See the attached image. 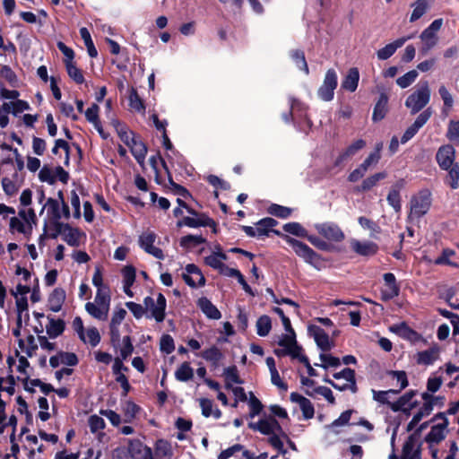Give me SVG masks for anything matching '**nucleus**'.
Segmentation results:
<instances>
[{
	"label": "nucleus",
	"instance_id": "f257e3e1",
	"mask_svg": "<svg viewBox=\"0 0 459 459\" xmlns=\"http://www.w3.org/2000/svg\"><path fill=\"white\" fill-rule=\"evenodd\" d=\"M430 100V89L427 81L420 82L417 89L405 100V107L411 115H416L423 109Z\"/></svg>",
	"mask_w": 459,
	"mask_h": 459
},
{
	"label": "nucleus",
	"instance_id": "f03ea898",
	"mask_svg": "<svg viewBox=\"0 0 459 459\" xmlns=\"http://www.w3.org/2000/svg\"><path fill=\"white\" fill-rule=\"evenodd\" d=\"M431 193L429 189L420 190L416 195H412L410 201L411 212L410 216L420 219L423 217L431 206Z\"/></svg>",
	"mask_w": 459,
	"mask_h": 459
},
{
	"label": "nucleus",
	"instance_id": "7ed1b4c3",
	"mask_svg": "<svg viewBox=\"0 0 459 459\" xmlns=\"http://www.w3.org/2000/svg\"><path fill=\"white\" fill-rule=\"evenodd\" d=\"M284 239L292 247L296 255L304 259L305 262L310 264H315L322 260L321 255L315 252L304 242L293 238L288 235L284 236Z\"/></svg>",
	"mask_w": 459,
	"mask_h": 459
},
{
	"label": "nucleus",
	"instance_id": "20e7f679",
	"mask_svg": "<svg viewBox=\"0 0 459 459\" xmlns=\"http://www.w3.org/2000/svg\"><path fill=\"white\" fill-rule=\"evenodd\" d=\"M144 309L151 312L149 317H153L158 323L163 322L166 316L167 300L162 293H159L156 302L151 296L143 299Z\"/></svg>",
	"mask_w": 459,
	"mask_h": 459
},
{
	"label": "nucleus",
	"instance_id": "39448f33",
	"mask_svg": "<svg viewBox=\"0 0 459 459\" xmlns=\"http://www.w3.org/2000/svg\"><path fill=\"white\" fill-rule=\"evenodd\" d=\"M338 85L336 71L330 68L326 71L322 85L317 91L318 97L324 101H331L334 96V90Z\"/></svg>",
	"mask_w": 459,
	"mask_h": 459
},
{
	"label": "nucleus",
	"instance_id": "423d86ee",
	"mask_svg": "<svg viewBox=\"0 0 459 459\" xmlns=\"http://www.w3.org/2000/svg\"><path fill=\"white\" fill-rule=\"evenodd\" d=\"M318 234L332 242H342L345 238V234L338 224L332 221L317 223L315 225Z\"/></svg>",
	"mask_w": 459,
	"mask_h": 459
},
{
	"label": "nucleus",
	"instance_id": "0eeeda50",
	"mask_svg": "<svg viewBox=\"0 0 459 459\" xmlns=\"http://www.w3.org/2000/svg\"><path fill=\"white\" fill-rule=\"evenodd\" d=\"M382 144L379 143L377 145L376 150L372 152L359 165V168L355 169L353 171L350 173L348 176V180L351 183H355L362 178L367 172L368 169L372 164H377L381 159L380 151Z\"/></svg>",
	"mask_w": 459,
	"mask_h": 459
},
{
	"label": "nucleus",
	"instance_id": "6e6552de",
	"mask_svg": "<svg viewBox=\"0 0 459 459\" xmlns=\"http://www.w3.org/2000/svg\"><path fill=\"white\" fill-rule=\"evenodd\" d=\"M432 116L431 108H428L423 110L420 115L416 117L415 121L405 130L403 134L401 137V143L404 144L412 139L416 134L422 128L425 124L429 120Z\"/></svg>",
	"mask_w": 459,
	"mask_h": 459
},
{
	"label": "nucleus",
	"instance_id": "1a4fd4ad",
	"mask_svg": "<svg viewBox=\"0 0 459 459\" xmlns=\"http://www.w3.org/2000/svg\"><path fill=\"white\" fill-rule=\"evenodd\" d=\"M156 238L157 236L154 232L145 231L139 237V245L147 254L162 260L164 259L163 251L153 245Z\"/></svg>",
	"mask_w": 459,
	"mask_h": 459
},
{
	"label": "nucleus",
	"instance_id": "9d476101",
	"mask_svg": "<svg viewBox=\"0 0 459 459\" xmlns=\"http://www.w3.org/2000/svg\"><path fill=\"white\" fill-rule=\"evenodd\" d=\"M385 286L381 290V300L389 301L400 294V285L397 283L395 275L393 273H385L383 275Z\"/></svg>",
	"mask_w": 459,
	"mask_h": 459
},
{
	"label": "nucleus",
	"instance_id": "9b49d317",
	"mask_svg": "<svg viewBox=\"0 0 459 459\" xmlns=\"http://www.w3.org/2000/svg\"><path fill=\"white\" fill-rule=\"evenodd\" d=\"M449 422L445 423H435L431 426L430 431L425 436L424 441L429 445L437 446L440 444L448 433Z\"/></svg>",
	"mask_w": 459,
	"mask_h": 459
},
{
	"label": "nucleus",
	"instance_id": "f8f14e48",
	"mask_svg": "<svg viewBox=\"0 0 459 459\" xmlns=\"http://www.w3.org/2000/svg\"><path fill=\"white\" fill-rule=\"evenodd\" d=\"M455 159V150L451 144H445L438 148L436 153V160L441 169H448L454 166Z\"/></svg>",
	"mask_w": 459,
	"mask_h": 459
},
{
	"label": "nucleus",
	"instance_id": "ddd939ff",
	"mask_svg": "<svg viewBox=\"0 0 459 459\" xmlns=\"http://www.w3.org/2000/svg\"><path fill=\"white\" fill-rule=\"evenodd\" d=\"M186 273L182 274V278L189 287L195 288L205 284V278L204 274L200 268L195 264H188L186 266Z\"/></svg>",
	"mask_w": 459,
	"mask_h": 459
},
{
	"label": "nucleus",
	"instance_id": "4468645a",
	"mask_svg": "<svg viewBox=\"0 0 459 459\" xmlns=\"http://www.w3.org/2000/svg\"><path fill=\"white\" fill-rule=\"evenodd\" d=\"M127 449L133 459H153L152 448L139 439L129 440Z\"/></svg>",
	"mask_w": 459,
	"mask_h": 459
},
{
	"label": "nucleus",
	"instance_id": "2eb2a0df",
	"mask_svg": "<svg viewBox=\"0 0 459 459\" xmlns=\"http://www.w3.org/2000/svg\"><path fill=\"white\" fill-rule=\"evenodd\" d=\"M308 333L314 337L316 345L323 351H329L333 346L330 342L329 335L320 326L316 325H309Z\"/></svg>",
	"mask_w": 459,
	"mask_h": 459
},
{
	"label": "nucleus",
	"instance_id": "dca6fc26",
	"mask_svg": "<svg viewBox=\"0 0 459 459\" xmlns=\"http://www.w3.org/2000/svg\"><path fill=\"white\" fill-rule=\"evenodd\" d=\"M389 330L399 337L412 342L420 339V334L410 327L406 322L394 324L389 327Z\"/></svg>",
	"mask_w": 459,
	"mask_h": 459
},
{
	"label": "nucleus",
	"instance_id": "f3484780",
	"mask_svg": "<svg viewBox=\"0 0 459 459\" xmlns=\"http://www.w3.org/2000/svg\"><path fill=\"white\" fill-rule=\"evenodd\" d=\"M366 146V141L363 139H358L350 144L345 150H343L338 157L335 159L333 166L342 167V164L354 156L359 151L362 150Z\"/></svg>",
	"mask_w": 459,
	"mask_h": 459
},
{
	"label": "nucleus",
	"instance_id": "a211bd4d",
	"mask_svg": "<svg viewBox=\"0 0 459 459\" xmlns=\"http://www.w3.org/2000/svg\"><path fill=\"white\" fill-rule=\"evenodd\" d=\"M213 224V219L210 218L206 213L202 212L196 218L184 217L177 221V227L182 228L186 226L189 228L205 227L206 225Z\"/></svg>",
	"mask_w": 459,
	"mask_h": 459
},
{
	"label": "nucleus",
	"instance_id": "6ab92c4d",
	"mask_svg": "<svg viewBox=\"0 0 459 459\" xmlns=\"http://www.w3.org/2000/svg\"><path fill=\"white\" fill-rule=\"evenodd\" d=\"M256 232L257 237L261 238L263 236L268 237L270 232L274 233L277 236H281L284 238L283 234H281L279 230H273V227L278 225V221L271 217H265L261 220H259L256 223Z\"/></svg>",
	"mask_w": 459,
	"mask_h": 459
},
{
	"label": "nucleus",
	"instance_id": "aec40b11",
	"mask_svg": "<svg viewBox=\"0 0 459 459\" xmlns=\"http://www.w3.org/2000/svg\"><path fill=\"white\" fill-rule=\"evenodd\" d=\"M132 143L128 146L130 148L131 153L134 156V158L136 160V161L143 165L145 160V157L147 154V146L146 144L141 140L140 136L136 134H133Z\"/></svg>",
	"mask_w": 459,
	"mask_h": 459
},
{
	"label": "nucleus",
	"instance_id": "412c9836",
	"mask_svg": "<svg viewBox=\"0 0 459 459\" xmlns=\"http://www.w3.org/2000/svg\"><path fill=\"white\" fill-rule=\"evenodd\" d=\"M290 399L292 403H299V408L303 413V417L306 420H310L315 415V409L309 399L304 397L297 392H292L290 395Z\"/></svg>",
	"mask_w": 459,
	"mask_h": 459
},
{
	"label": "nucleus",
	"instance_id": "4be33fe9",
	"mask_svg": "<svg viewBox=\"0 0 459 459\" xmlns=\"http://www.w3.org/2000/svg\"><path fill=\"white\" fill-rule=\"evenodd\" d=\"M352 250L362 256H373L378 251V246L372 241L361 242L357 239H353L351 243Z\"/></svg>",
	"mask_w": 459,
	"mask_h": 459
},
{
	"label": "nucleus",
	"instance_id": "5701e85b",
	"mask_svg": "<svg viewBox=\"0 0 459 459\" xmlns=\"http://www.w3.org/2000/svg\"><path fill=\"white\" fill-rule=\"evenodd\" d=\"M410 37L399 38L395 39L394 42L385 45L384 48L378 49L377 51V56L379 60H386L390 58L395 51L403 46V44L409 39Z\"/></svg>",
	"mask_w": 459,
	"mask_h": 459
},
{
	"label": "nucleus",
	"instance_id": "b1692460",
	"mask_svg": "<svg viewBox=\"0 0 459 459\" xmlns=\"http://www.w3.org/2000/svg\"><path fill=\"white\" fill-rule=\"evenodd\" d=\"M201 311L210 319L218 320L221 317V311L206 297H202L197 301Z\"/></svg>",
	"mask_w": 459,
	"mask_h": 459
},
{
	"label": "nucleus",
	"instance_id": "393cba45",
	"mask_svg": "<svg viewBox=\"0 0 459 459\" xmlns=\"http://www.w3.org/2000/svg\"><path fill=\"white\" fill-rule=\"evenodd\" d=\"M388 96L382 92L380 93L378 100L377 103L375 104L373 114H372V120L374 122L381 121L385 118L386 116V113L388 111Z\"/></svg>",
	"mask_w": 459,
	"mask_h": 459
},
{
	"label": "nucleus",
	"instance_id": "a878e982",
	"mask_svg": "<svg viewBox=\"0 0 459 459\" xmlns=\"http://www.w3.org/2000/svg\"><path fill=\"white\" fill-rule=\"evenodd\" d=\"M65 300V291L62 288H56L48 297L49 309L53 312H59Z\"/></svg>",
	"mask_w": 459,
	"mask_h": 459
},
{
	"label": "nucleus",
	"instance_id": "bb28decb",
	"mask_svg": "<svg viewBox=\"0 0 459 459\" xmlns=\"http://www.w3.org/2000/svg\"><path fill=\"white\" fill-rule=\"evenodd\" d=\"M420 39L422 40V47L420 49V52L422 56L427 55L430 49H432L438 41V37L435 32L429 31L425 29L420 35Z\"/></svg>",
	"mask_w": 459,
	"mask_h": 459
},
{
	"label": "nucleus",
	"instance_id": "cd10ccee",
	"mask_svg": "<svg viewBox=\"0 0 459 459\" xmlns=\"http://www.w3.org/2000/svg\"><path fill=\"white\" fill-rule=\"evenodd\" d=\"M48 325L46 326L47 334L51 339L60 336L65 329V323L63 319H56L50 316H48Z\"/></svg>",
	"mask_w": 459,
	"mask_h": 459
},
{
	"label": "nucleus",
	"instance_id": "c85d7f7f",
	"mask_svg": "<svg viewBox=\"0 0 459 459\" xmlns=\"http://www.w3.org/2000/svg\"><path fill=\"white\" fill-rule=\"evenodd\" d=\"M359 72L358 68L352 67L351 68L344 79L342 82V88L350 92H354L359 84Z\"/></svg>",
	"mask_w": 459,
	"mask_h": 459
},
{
	"label": "nucleus",
	"instance_id": "c756f323",
	"mask_svg": "<svg viewBox=\"0 0 459 459\" xmlns=\"http://www.w3.org/2000/svg\"><path fill=\"white\" fill-rule=\"evenodd\" d=\"M200 356L210 362L213 368H217L224 357L222 351L215 345L202 351Z\"/></svg>",
	"mask_w": 459,
	"mask_h": 459
},
{
	"label": "nucleus",
	"instance_id": "7c9ffc66",
	"mask_svg": "<svg viewBox=\"0 0 459 459\" xmlns=\"http://www.w3.org/2000/svg\"><path fill=\"white\" fill-rule=\"evenodd\" d=\"M84 235L78 228H73L70 224L65 223V229L63 233V239L70 247H78L80 244V237Z\"/></svg>",
	"mask_w": 459,
	"mask_h": 459
},
{
	"label": "nucleus",
	"instance_id": "2f4dec72",
	"mask_svg": "<svg viewBox=\"0 0 459 459\" xmlns=\"http://www.w3.org/2000/svg\"><path fill=\"white\" fill-rule=\"evenodd\" d=\"M438 348L431 347L428 350L418 352L417 363L421 365H431L437 359Z\"/></svg>",
	"mask_w": 459,
	"mask_h": 459
},
{
	"label": "nucleus",
	"instance_id": "473e14b6",
	"mask_svg": "<svg viewBox=\"0 0 459 459\" xmlns=\"http://www.w3.org/2000/svg\"><path fill=\"white\" fill-rule=\"evenodd\" d=\"M446 170L447 174L444 179L445 184L453 190L457 189L459 187V163H455Z\"/></svg>",
	"mask_w": 459,
	"mask_h": 459
},
{
	"label": "nucleus",
	"instance_id": "72a5a7b5",
	"mask_svg": "<svg viewBox=\"0 0 459 459\" xmlns=\"http://www.w3.org/2000/svg\"><path fill=\"white\" fill-rule=\"evenodd\" d=\"M248 428L265 436L272 435L273 429L271 428V416L267 419H261L257 422H249Z\"/></svg>",
	"mask_w": 459,
	"mask_h": 459
},
{
	"label": "nucleus",
	"instance_id": "f704fd0d",
	"mask_svg": "<svg viewBox=\"0 0 459 459\" xmlns=\"http://www.w3.org/2000/svg\"><path fill=\"white\" fill-rule=\"evenodd\" d=\"M128 100L129 106L132 109L140 113L145 112L146 107L144 100L139 96L136 89L131 88Z\"/></svg>",
	"mask_w": 459,
	"mask_h": 459
},
{
	"label": "nucleus",
	"instance_id": "c9c22d12",
	"mask_svg": "<svg viewBox=\"0 0 459 459\" xmlns=\"http://www.w3.org/2000/svg\"><path fill=\"white\" fill-rule=\"evenodd\" d=\"M386 177L387 173L385 171L378 172L370 177H368L362 181L359 190L362 192L369 191L371 188L377 186L380 180L385 179Z\"/></svg>",
	"mask_w": 459,
	"mask_h": 459
},
{
	"label": "nucleus",
	"instance_id": "e433bc0d",
	"mask_svg": "<svg viewBox=\"0 0 459 459\" xmlns=\"http://www.w3.org/2000/svg\"><path fill=\"white\" fill-rule=\"evenodd\" d=\"M65 68L69 77L77 84L84 82V76L82 71L78 68L75 64L71 60H65Z\"/></svg>",
	"mask_w": 459,
	"mask_h": 459
},
{
	"label": "nucleus",
	"instance_id": "4c0bfd02",
	"mask_svg": "<svg viewBox=\"0 0 459 459\" xmlns=\"http://www.w3.org/2000/svg\"><path fill=\"white\" fill-rule=\"evenodd\" d=\"M401 459H421L420 445L415 448V446L411 442H404Z\"/></svg>",
	"mask_w": 459,
	"mask_h": 459
},
{
	"label": "nucleus",
	"instance_id": "58836bf2",
	"mask_svg": "<svg viewBox=\"0 0 459 459\" xmlns=\"http://www.w3.org/2000/svg\"><path fill=\"white\" fill-rule=\"evenodd\" d=\"M411 7H413V11L410 16V22H414L426 13L429 8L428 0H417L411 4Z\"/></svg>",
	"mask_w": 459,
	"mask_h": 459
},
{
	"label": "nucleus",
	"instance_id": "ea45409f",
	"mask_svg": "<svg viewBox=\"0 0 459 459\" xmlns=\"http://www.w3.org/2000/svg\"><path fill=\"white\" fill-rule=\"evenodd\" d=\"M85 310L94 318L101 321H105L108 318V311L100 306L87 302L85 305Z\"/></svg>",
	"mask_w": 459,
	"mask_h": 459
},
{
	"label": "nucleus",
	"instance_id": "a19ab883",
	"mask_svg": "<svg viewBox=\"0 0 459 459\" xmlns=\"http://www.w3.org/2000/svg\"><path fill=\"white\" fill-rule=\"evenodd\" d=\"M194 377V369L189 362H183L175 372V377L180 382H187Z\"/></svg>",
	"mask_w": 459,
	"mask_h": 459
},
{
	"label": "nucleus",
	"instance_id": "79ce46f5",
	"mask_svg": "<svg viewBox=\"0 0 459 459\" xmlns=\"http://www.w3.org/2000/svg\"><path fill=\"white\" fill-rule=\"evenodd\" d=\"M65 229V223L60 222V219H52L48 224V237L56 239L60 234L63 235Z\"/></svg>",
	"mask_w": 459,
	"mask_h": 459
},
{
	"label": "nucleus",
	"instance_id": "37998d69",
	"mask_svg": "<svg viewBox=\"0 0 459 459\" xmlns=\"http://www.w3.org/2000/svg\"><path fill=\"white\" fill-rule=\"evenodd\" d=\"M272 329V320L267 315H263L256 321V333L259 336H267Z\"/></svg>",
	"mask_w": 459,
	"mask_h": 459
},
{
	"label": "nucleus",
	"instance_id": "c03bdc74",
	"mask_svg": "<svg viewBox=\"0 0 459 459\" xmlns=\"http://www.w3.org/2000/svg\"><path fill=\"white\" fill-rule=\"evenodd\" d=\"M206 242V239L203 236L198 235H186L180 238V246L184 248L189 249L192 247H195L201 244H204Z\"/></svg>",
	"mask_w": 459,
	"mask_h": 459
},
{
	"label": "nucleus",
	"instance_id": "a18cd8bd",
	"mask_svg": "<svg viewBox=\"0 0 459 459\" xmlns=\"http://www.w3.org/2000/svg\"><path fill=\"white\" fill-rule=\"evenodd\" d=\"M305 394L310 397H315V394H317L324 396L330 404L335 403V398L333 394L332 390L326 386H317L313 390L306 389Z\"/></svg>",
	"mask_w": 459,
	"mask_h": 459
},
{
	"label": "nucleus",
	"instance_id": "49530a36",
	"mask_svg": "<svg viewBox=\"0 0 459 459\" xmlns=\"http://www.w3.org/2000/svg\"><path fill=\"white\" fill-rule=\"evenodd\" d=\"M290 57L298 66V68L303 72H305L306 74H309L308 65L305 57V53L303 50L300 49H295L290 51Z\"/></svg>",
	"mask_w": 459,
	"mask_h": 459
},
{
	"label": "nucleus",
	"instance_id": "de8ad7c7",
	"mask_svg": "<svg viewBox=\"0 0 459 459\" xmlns=\"http://www.w3.org/2000/svg\"><path fill=\"white\" fill-rule=\"evenodd\" d=\"M80 35L87 48L88 55L92 58L96 57L98 56V51L94 46L91 33L88 30V29L85 27L81 28Z\"/></svg>",
	"mask_w": 459,
	"mask_h": 459
},
{
	"label": "nucleus",
	"instance_id": "09e8293b",
	"mask_svg": "<svg viewBox=\"0 0 459 459\" xmlns=\"http://www.w3.org/2000/svg\"><path fill=\"white\" fill-rule=\"evenodd\" d=\"M114 126L116 127V130L117 132V134L120 138V140L127 146H129L132 143L131 139L133 134H135L133 131L128 130V128L122 125L118 120L114 121L113 123Z\"/></svg>",
	"mask_w": 459,
	"mask_h": 459
},
{
	"label": "nucleus",
	"instance_id": "8fccbe9b",
	"mask_svg": "<svg viewBox=\"0 0 459 459\" xmlns=\"http://www.w3.org/2000/svg\"><path fill=\"white\" fill-rule=\"evenodd\" d=\"M283 230L299 238L307 237V230L299 222H288L283 225Z\"/></svg>",
	"mask_w": 459,
	"mask_h": 459
},
{
	"label": "nucleus",
	"instance_id": "3c124183",
	"mask_svg": "<svg viewBox=\"0 0 459 459\" xmlns=\"http://www.w3.org/2000/svg\"><path fill=\"white\" fill-rule=\"evenodd\" d=\"M172 450L170 444L164 439H159L155 443V456L156 457H166L171 456Z\"/></svg>",
	"mask_w": 459,
	"mask_h": 459
},
{
	"label": "nucleus",
	"instance_id": "603ef678",
	"mask_svg": "<svg viewBox=\"0 0 459 459\" xmlns=\"http://www.w3.org/2000/svg\"><path fill=\"white\" fill-rule=\"evenodd\" d=\"M268 212L275 217L281 219H287L291 214V209L289 207H285L277 204H272L268 207Z\"/></svg>",
	"mask_w": 459,
	"mask_h": 459
},
{
	"label": "nucleus",
	"instance_id": "864d4df0",
	"mask_svg": "<svg viewBox=\"0 0 459 459\" xmlns=\"http://www.w3.org/2000/svg\"><path fill=\"white\" fill-rule=\"evenodd\" d=\"M0 76L3 77L12 87L18 85V77L14 71L7 65H2Z\"/></svg>",
	"mask_w": 459,
	"mask_h": 459
},
{
	"label": "nucleus",
	"instance_id": "5fc2aeb1",
	"mask_svg": "<svg viewBox=\"0 0 459 459\" xmlns=\"http://www.w3.org/2000/svg\"><path fill=\"white\" fill-rule=\"evenodd\" d=\"M248 404L250 408L249 418H254L259 415L263 411L264 405L261 401L254 394L253 392L249 393Z\"/></svg>",
	"mask_w": 459,
	"mask_h": 459
},
{
	"label": "nucleus",
	"instance_id": "6e6d98bb",
	"mask_svg": "<svg viewBox=\"0 0 459 459\" xmlns=\"http://www.w3.org/2000/svg\"><path fill=\"white\" fill-rule=\"evenodd\" d=\"M48 208V213L52 216V219H61V212H60V205L58 200H56L52 197H49L47 200V203L43 206L41 212H43L44 208Z\"/></svg>",
	"mask_w": 459,
	"mask_h": 459
},
{
	"label": "nucleus",
	"instance_id": "4d7b16f0",
	"mask_svg": "<svg viewBox=\"0 0 459 459\" xmlns=\"http://www.w3.org/2000/svg\"><path fill=\"white\" fill-rule=\"evenodd\" d=\"M322 364L316 363L315 366L327 368L328 367L337 368L341 365V359L338 357H334L332 354L321 353L319 356Z\"/></svg>",
	"mask_w": 459,
	"mask_h": 459
},
{
	"label": "nucleus",
	"instance_id": "13d9d810",
	"mask_svg": "<svg viewBox=\"0 0 459 459\" xmlns=\"http://www.w3.org/2000/svg\"><path fill=\"white\" fill-rule=\"evenodd\" d=\"M418 75L419 74L416 70H411L404 74L403 76L397 78L396 83L402 89H405L415 82Z\"/></svg>",
	"mask_w": 459,
	"mask_h": 459
},
{
	"label": "nucleus",
	"instance_id": "bf43d9fd",
	"mask_svg": "<svg viewBox=\"0 0 459 459\" xmlns=\"http://www.w3.org/2000/svg\"><path fill=\"white\" fill-rule=\"evenodd\" d=\"M122 347L120 348V356L122 359H127L134 352V345L130 335H126L122 339Z\"/></svg>",
	"mask_w": 459,
	"mask_h": 459
},
{
	"label": "nucleus",
	"instance_id": "052dcab7",
	"mask_svg": "<svg viewBox=\"0 0 459 459\" xmlns=\"http://www.w3.org/2000/svg\"><path fill=\"white\" fill-rule=\"evenodd\" d=\"M106 289L108 290L107 292H104L102 289L97 290L95 304L100 306L103 308H106L108 311L110 305V295L108 293V288L106 287Z\"/></svg>",
	"mask_w": 459,
	"mask_h": 459
},
{
	"label": "nucleus",
	"instance_id": "680f3d73",
	"mask_svg": "<svg viewBox=\"0 0 459 459\" xmlns=\"http://www.w3.org/2000/svg\"><path fill=\"white\" fill-rule=\"evenodd\" d=\"M14 230H17L19 233H22L28 237L31 233V227L30 226L27 230L21 220L16 217H12L10 220V231L13 232Z\"/></svg>",
	"mask_w": 459,
	"mask_h": 459
},
{
	"label": "nucleus",
	"instance_id": "e2e57ef3",
	"mask_svg": "<svg viewBox=\"0 0 459 459\" xmlns=\"http://www.w3.org/2000/svg\"><path fill=\"white\" fill-rule=\"evenodd\" d=\"M160 349L166 354H170L175 351V342L169 334H163L160 341Z\"/></svg>",
	"mask_w": 459,
	"mask_h": 459
},
{
	"label": "nucleus",
	"instance_id": "0e129e2a",
	"mask_svg": "<svg viewBox=\"0 0 459 459\" xmlns=\"http://www.w3.org/2000/svg\"><path fill=\"white\" fill-rule=\"evenodd\" d=\"M224 376L226 380L230 381L231 383L243 384V380L240 378L238 368L235 365L226 368L224 369Z\"/></svg>",
	"mask_w": 459,
	"mask_h": 459
},
{
	"label": "nucleus",
	"instance_id": "69168bd1",
	"mask_svg": "<svg viewBox=\"0 0 459 459\" xmlns=\"http://www.w3.org/2000/svg\"><path fill=\"white\" fill-rule=\"evenodd\" d=\"M387 203L396 212H400L402 209L401 195L395 190H389L386 197Z\"/></svg>",
	"mask_w": 459,
	"mask_h": 459
},
{
	"label": "nucleus",
	"instance_id": "338daca9",
	"mask_svg": "<svg viewBox=\"0 0 459 459\" xmlns=\"http://www.w3.org/2000/svg\"><path fill=\"white\" fill-rule=\"evenodd\" d=\"M123 274V283L128 285H133L135 281L136 277V270L133 265H126L122 270Z\"/></svg>",
	"mask_w": 459,
	"mask_h": 459
},
{
	"label": "nucleus",
	"instance_id": "774afa93",
	"mask_svg": "<svg viewBox=\"0 0 459 459\" xmlns=\"http://www.w3.org/2000/svg\"><path fill=\"white\" fill-rule=\"evenodd\" d=\"M446 137L450 141H459V121H451L448 125Z\"/></svg>",
	"mask_w": 459,
	"mask_h": 459
}]
</instances>
